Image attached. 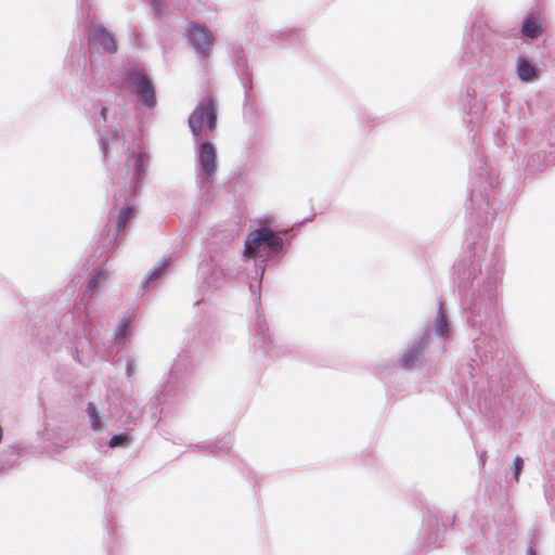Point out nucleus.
<instances>
[{"label":"nucleus","instance_id":"nucleus-2","mask_svg":"<svg viewBox=\"0 0 555 555\" xmlns=\"http://www.w3.org/2000/svg\"><path fill=\"white\" fill-rule=\"evenodd\" d=\"M205 124L210 131L217 127V114L212 99L202 101L189 118V126L195 137L201 134Z\"/></svg>","mask_w":555,"mask_h":555},{"label":"nucleus","instance_id":"nucleus-13","mask_svg":"<svg viewBox=\"0 0 555 555\" xmlns=\"http://www.w3.org/2000/svg\"><path fill=\"white\" fill-rule=\"evenodd\" d=\"M436 327H437V332L442 336L446 335V333L448 332L447 321L441 313L437 318Z\"/></svg>","mask_w":555,"mask_h":555},{"label":"nucleus","instance_id":"nucleus-7","mask_svg":"<svg viewBox=\"0 0 555 555\" xmlns=\"http://www.w3.org/2000/svg\"><path fill=\"white\" fill-rule=\"evenodd\" d=\"M521 33L527 38H538L543 34L542 18L540 13H529L522 23Z\"/></svg>","mask_w":555,"mask_h":555},{"label":"nucleus","instance_id":"nucleus-11","mask_svg":"<svg viewBox=\"0 0 555 555\" xmlns=\"http://www.w3.org/2000/svg\"><path fill=\"white\" fill-rule=\"evenodd\" d=\"M129 441H130V438L126 434L115 435L111 438L108 446L111 448H117V447L128 444Z\"/></svg>","mask_w":555,"mask_h":555},{"label":"nucleus","instance_id":"nucleus-16","mask_svg":"<svg viewBox=\"0 0 555 555\" xmlns=\"http://www.w3.org/2000/svg\"><path fill=\"white\" fill-rule=\"evenodd\" d=\"M101 116L104 120H106V117H107V108L106 107H103L101 109Z\"/></svg>","mask_w":555,"mask_h":555},{"label":"nucleus","instance_id":"nucleus-10","mask_svg":"<svg viewBox=\"0 0 555 555\" xmlns=\"http://www.w3.org/2000/svg\"><path fill=\"white\" fill-rule=\"evenodd\" d=\"M131 214H132V209L130 207L122 208L119 211L118 219H117L118 231H120L121 229H124L126 227Z\"/></svg>","mask_w":555,"mask_h":555},{"label":"nucleus","instance_id":"nucleus-14","mask_svg":"<svg viewBox=\"0 0 555 555\" xmlns=\"http://www.w3.org/2000/svg\"><path fill=\"white\" fill-rule=\"evenodd\" d=\"M513 466H514L515 480H516V481H518V480H519L520 472H521L522 466H524V461H522V459H521V457H519V456H517V457L514 460Z\"/></svg>","mask_w":555,"mask_h":555},{"label":"nucleus","instance_id":"nucleus-12","mask_svg":"<svg viewBox=\"0 0 555 555\" xmlns=\"http://www.w3.org/2000/svg\"><path fill=\"white\" fill-rule=\"evenodd\" d=\"M87 412L91 420L92 428L94 430H98L100 428V420H99V415H98L96 409L93 403L88 404Z\"/></svg>","mask_w":555,"mask_h":555},{"label":"nucleus","instance_id":"nucleus-9","mask_svg":"<svg viewBox=\"0 0 555 555\" xmlns=\"http://www.w3.org/2000/svg\"><path fill=\"white\" fill-rule=\"evenodd\" d=\"M132 158L134 160L135 177H137V179H140L144 175L145 167L147 164L146 155L143 153H140L138 155H132Z\"/></svg>","mask_w":555,"mask_h":555},{"label":"nucleus","instance_id":"nucleus-6","mask_svg":"<svg viewBox=\"0 0 555 555\" xmlns=\"http://www.w3.org/2000/svg\"><path fill=\"white\" fill-rule=\"evenodd\" d=\"M198 163L207 178L214 176L217 170V152L210 142H204L199 145Z\"/></svg>","mask_w":555,"mask_h":555},{"label":"nucleus","instance_id":"nucleus-3","mask_svg":"<svg viewBox=\"0 0 555 555\" xmlns=\"http://www.w3.org/2000/svg\"><path fill=\"white\" fill-rule=\"evenodd\" d=\"M128 79L139 100L147 107H153L156 104L155 90L147 76L143 72L133 70L129 73Z\"/></svg>","mask_w":555,"mask_h":555},{"label":"nucleus","instance_id":"nucleus-1","mask_svg":"<svg viewBox=\"0 0 555 555\" xmlns=\"http://www.w3.org/2000/svg\"><path fill=\"white\" fill-rule=\"evenodd\" d=\"M283 241L269 228H260L251 231L245 241L244 255L248 258H256L261 246L271 251H278L282 248Z\"/></svg>","mask_w":555,"mask_h":555},{"label":"nucleus","instance_id":"nucleus-8","mask_svg":"<svg viewBox=\"0 0 555 555\" xmlns=\"http://www.w3.org/2000/svg\"><path fill=\"white\" fill-rule=\"evenodd\" d=\"M517 74L522 81H532L537 78V72L533 65L526 59H518Z\"/></svg>","mask_w":555,"mask_h":555},{"label":"nucleus","instance_id":"nucleus-15","mask_svg":"<svg viewBox=\"0 0 555 555\" xmlns=\"http://www.w3.org/2000/svg\"><path fill=\"white\" fill-rule=\"evenodd\" d=\"M102 280H105L104 274H103L102 272H98V273L95 274V276L90 281V283H89V288H90V289H93V288L98 287V285L100 284V282H101Z\"/></svg>","mask_w":555,"mask_h":555},{"label":"nucleus","instance_id":"nucleus-5","mask_svg":"<svg viewBox=\"0 0 555 555\" xmlns=\"http://www.w3.org/2000/svg\"><path fill=\"white\" fill-rule=\"evenodd\" d=\"M90 42L98 44L107 53L117 51V43L114 36L101 25H92L89 33Z\"/></svg>","mask_w":555,"mask_h":555},{"label":"nucleus","instance_id":"nucleus-4","mask_svg":"<svg viewBox=\"0 0 555 555\" xmlns=\"http://www.w3.org/2000/svg\"><path fill=\"white\" fill-rule=\"evenodd\" d=\"M189 37L195 50L204 56H208L215 43V37L206 27L193 24L190 27Z\"/></svg>","mask_w":555,"mask_h":555}]
</instances>
